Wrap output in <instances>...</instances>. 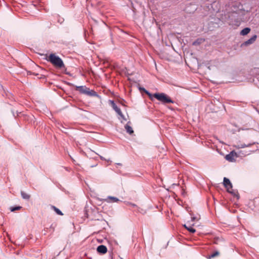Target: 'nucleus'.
Masks as SVG:
<instances>
[{
  "label": "nucleus",
  "mask_w": 259,
  "mask_h": 259,
  "mask_svg": "<svg viewBox=\"0 0 259 259\" xmlns=\"http://www.w3.org/2000/svg\"><path fill=\"white\" fill-rule=\"evenodd\" d=\"M21 208V206H15V207H12L10 208V210L11 211L13 212V211H15V210H19Z\"/></svg>",
  "instance_id": "f3484780"
},
{
  "label": "nucleus",
  "mask_w": 259,
  "mask_h": 259,
  "mask_svg": "<svg viewBox=\"0 0 259 259\" xmlns=\"http://www.w3.org/2000/svg\"><path fill=\"white\" fill-rule=\"evenodd\" d=\"M152 96L158 101H161L164 104L174 103V101L168 96L164 93H155L152 95Z\"/></svg>",
  "instance_id": "f03ea898"
},
{
  "label": "nucleus",
  "mask_w": 259,
  "mask_h": 259,
  "mask_svg": "<svg viewBox=\"0 0 259 259\" xmlns=\"http://www.w3.org/2000/svg\"><path fill=\"white\" fill-rule=\"evenodd\" d=\"M51 208L52 209H53L56 212V213L57 214L60 215H63V213L62 212V211L59 209H58V208L56 207L55 206L52 205L51 206Z\"/></svg>",
  "instance_id": "9b49d317"
},
{
  "label": "nucleus",
  "mask_w": 259,
  "mask_h": 259,
  "mask_svg": "<svg viewBox=\"0 0 259 259\" xmlns=\"http://www.w3.org/2000/svg\"><path fill=\"white\" fill-rule=\"evenodd\" d=\"M97 250L99 253L104 254L107 252V249L105 245H101L97 247Z\"/></svg>",
  "instance_id": "0eeeda50"
},
{
  "label": "nucleus",
  "mask_w": 259,
  "mask_h": 259,
  "mask_svg": "<svg viewBox=\"0 0 259 259\" xmlns=\"http://www.w3.org/2000/svg\"><path fill=\"white\" fill-rule=\"evenodd\" d=\"M250 145H246L244 144H241L240 145H238L237 146V147L238 148H243L244 147H247V146H249Z\"/></svg>",
  "instance_id": "a211bd4d"
},
{
  "label": "nucleus",
  "mask_w": 259,
  "mask_h": 259,
  "mask_svg": "<svg viewBox=\"0 0 259 259\" xmlns=\"http://www.w3.org/2000/svg\"><path fill=\"white\" fill-rule=\"evenodd\" d=\"M224 185L227 188L228 192L231 193L235 197H236L237 199H239V196L237 192H235L233 190H231L232 188V185L230 182V181L227 178H224Z\"/></svg>",
  "instance_id": "7ed1b4c3"
},
{
  "label": "nucleus",
  "mask_w": 259,
  "mask_h": 259,
  "mask_svg": "<svg viewBox=\"0 0 259 259\" xmlns=\"http://www.w3.org/2000/svg\"><path fill=\"white\" fill-rule=\"evenodd\" d=\"M50 62L53 66L58 69H61L65 67V65L62 60L55 53L50 54Z\"/></svg>",
  "instance_id": "f257e3e1"
},
{
  "label": "nucleus",
  "mask_w": 259,
  "mask_h": 259,
  "mask_svg": "<svg viewBox=\"0 0 259 259\" xmlns=\"http://www.w3.org/2000/svg\"><path fill=\"white\" fill-rule=\"evenodd\" d=\"M76 89L81 93L84 94L85 95H87L88 91L89 90V88L85 86L77 87Z\"/></svg>",
  "instance_id": "6e6552de"
},
{
  "label": "nucleus",
  "mask_w": 259,
  "mask_h": 259,
  "mask_svg": "<svg viewBox=\"0 0 259 259\" xmlns=\"http://www.w3.org/2000/svg\"><path fill=\"white\" fill-rule=\"evenodd\" d=\"M111 106L113 109L115 111V112L120 115L122 118H124V115H123L121 110L119 108H118L117 105L115 104V103L113 101H110Z\"/></svg>",
  "instance_id": "39448f33"
},
{
  "label": "nucleus",
  "mask_w": 259,
  "mask_h": 259,
  "mask_svg": "<svg viewBox=\"0 0 259 259\" xmlns=\"http://www.w3.org/2000/svg\"><path fill=\"white\" fill-rule=\"evenodd\" d=\"M106 200L107 202H117L120 201L118 198L113 196H108Z\"/></svg>",
  "instance_id": "1a4fd4ad"
},
{
  "label": "nucleus",
  "mask_w": 259,
  "mask_h": 259,
  "mask_svg": "<svg viewBox=\"0 0 259 259\" xmlns=\"http://www.w3.org/2000/svg\"><path fill=\"white\" fill-rule=\"evenodd\" d=\"M22 197L26 200H28L30 198V195L23 191L21 192Z\"/></svg>",
  "instance_id": "2eb2a0df"
},
{
  "label": "nucleus",
  "mask_w": 259,
  "mask_h": 259,
  "mask_svg": "<svg viewBox=\"0 0 259 259\" xmlns=\"http://www.w3.org/2000/svg\"><path fill=\"white\" fill-rule=\"evenodd\" d=\"M250 31V28L248 27H246L242 29L240 32V34L241 35H245L249 33Z\"/></svg>",
  "instance_id": "9d476101"
},
{
  "label": "nucleus",
  "mask_w": 259,
  "mask_h": 259,
  "mask_svg": "<svg viewBox=\"0 0 259 259\" xmlns=\"http://www.w3.org/2000/svg\"><path fill=\"white\" fill-rule=\"evenodd\" d=\"M42 77L45 78V76L44 75H41V76L40 77V78H42Z\"/></svg>",
  "instance_id": "5701e85b"
},
{
  "label": "nucleus",
  "mask_w": 259,
  "mask_h": 259,
  "mask_svg": "<svg viewBox=\"0 0 259 259\" xmlns=\"http://www.w3.org/2000/svg\"><path fill=\"white\" fill-rule=\"evenodd\" d=\"M187 230H188L190 232L192 233H194L196 232L195 229H194L191 227H189V228H187Z\"/></svg>",
  "instance_id": "6ab92c4d"
},
{
  "label": "nucleus",
  "mask_w": 259,
  "mask_h": 259,
  "mask_svg": "<svg viewBox=\"0 0 259 259\" xmlns=\"http://www.w3.org/2000/svg\"><path fill=\"white\" fill-rule=\"evenodd\" d=\"M235 157H237L236 153L234 151H232L229 154L226 155L225 159L230 162H233L235 160Z\"/></svg>",
  "instance_id": "20e7f679"
},
{
  "label": "nucleus",
  "mask_w": 259,
  "mask_h": 259,
  "mask_svg": "<svg viewBox=\"0 0 259 259\" xmlns=\"http://www.w3.org/2000/svg\"><path fill=\"white\" fill-rule=\"evenodd\" d=\"M256 38H257V35H254L250 39H249L247 40L244 42L241 45V46H247L248 45L252 44L256 40Z\"/></svg>",
  "instance_id": "423d86ee"
},
{
  "label": "nucleus",
  "mask_w": 259,
  "mask_h": 259,
  "mask_svg": "<svg viewBox=\"0 0 259 259\" xmlns=\"http://www.w3.org/2000/svg\"><path fill=\"white\" fill-rule=\"evenodd\" d=\"M40 56L41 57V58L42 59H46L47 60V61H49L48 58V56L47 55V54H45V55H44V54H40Z\"/></svg>",
  "instance_id": "aec40b11"
},
{
  "label": "nucleus",
  "mask_w": 259,
  "mask_h": 259,
  "mask_svg": "<svg viewBox=\"0 0 259 259\" xmlns=\"http://www.w3.org/2000/svg\"><path fill=\"white\" fill-rule=\"evenodd\" d=\"M87 95L90 96H98V94L96 92H95L94 90H90L89 88Z\"/></svg>",
  "instance_id": "f8f14e48"
},
{
  "label": "nucleus",
  "mask_w": 259,
  "mask_h": 259,
  "mask_svg": "<svg viewBox=\"0 0 259 259\" xmlns=\"http://www.w3.org/2000/svg\"><path fill=\"white\" fill-rule=\"evenodd\" d=\"M219 254H220V252L218 251H215L213 253H212V254L209 255L207 257V258H209V259H210V258H214V257H215L216 256H219Z\"/></svg>",
  "instance_id": "4468645a"
},
{
  "label": "nucleus",
  "mask_w": 259,
  "mask_h": 259,
  "mask_svg": "<svg viewBox=\"0 0 259 259\" xmlns=\"http://www.w3.org/2000/svg\"><path fill=\"white\" fill-rule=\"evenodd\" d=\"M140 90L141 91L144 92L150 98H151L152 96V95L148 91H147L146 90H145L144 88H140Z\"/></svg>",
  "instance_id": "dca6fc26"
},
{
  "label": "nucleus",
  "mask_w": 259,
  "mask_h": 259,
  "mask_svg": "<svg viewBox=\"0 0 259 259\" xmlns=\"http://www.w3.org/2000/svg\"><path fill=\"white\" fill-rule=\"evenodd\" d=\"M184 227L187 230V228H189V227H187L186 225H184Z\"/></svg>",
  "instance_id": "4be33fe9"
},
{
  "label": "nucleus",
  "mask_w": 259,
  "mask_h": 259,
  "mask_svg": "<svg viewBox=\"0 0 259 259\" xmlns=\"http://www.w3.org/2000/svg\"><path fill=\"white\" fill-rule=\"evenodd\" d=\"M191 220H192V221H194L196 220H197V218L196 217H193L191 218Z\"/></svg>",
  "instance_id": "412c9836"
},
{
  "label": "nucleus",
  "mask_w": 259,
  "mask_h": 259,
  "mask_svg": "<svg viewBox=\"0 0 259 259\" xmlns=\"http://www.w3.org/2000/svg\"><path fill=\"white\" fill-rule=\"evenodd\" d=\"M125 128L126 131V132L131 135L134 133V131L133 130L132 127L128 124H126L125 125Z\"/></svg>",
  "instance_id": "ddd939ff"
}]
</instances>
